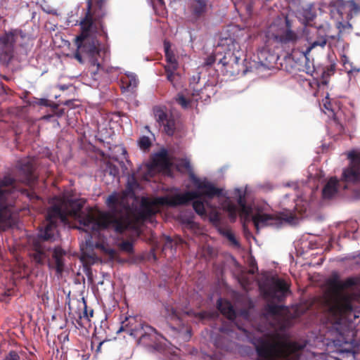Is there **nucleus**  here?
<instances>
[{"mask_svg": "<svg viewBox=\"0 0 360 360\" xmlns=\"http://www.w3.org/2000/svg\"><path fill=\"white\" fill-rule=\"evenodd\" d=\"M264 294L278 302L285 300L288 294L290 292V285L283 279L272 277L270 280L260 285Z\"/></svg>", "mask_w": 360, "mask_h": 360, "instance_id": "nucleus-11", "label": "nucleus"}, {"mask_svg": "<svg viewBox=\"0 0 360 360\" xmlns=\"http://www.w3.org/2000/svg\"><path fill=\"white\" fill-rule=\"evenodd\" d=\"M171 316H172V319H180L179 311L176 309H174L173 307H172V309H171Z\"/></svg>", "mask_w": 360, "mask_h": 360, "instance_id": "nucleus-46", "label": "nucleus"}, {"mask_svg": "<svg viewBox=\"0 0 360 360\" xmlns=\"http://www.w3.org/2000/svg\"><path fill=\"white\" fill-rule=\"evenodd\" d=\"M108 0H93L91 8V15L94 22V32L96 34L103 37L105 41L108 40V35L103 21L107 15L105 5Z\"/></svg>", "mask_w": 360, "mask_h": 360, "instance_id": "nucleus-13", "label": "nucleus"}, {"mask_svg": "<svg viewBox=\"0 0 360 360\" xmlns=\"http://www.w3.org/2000/svg\"><path fill=\"white\" fill-rule=\"evenodd\" d=\"M176 103L183 108H188L190 105V101L187 99L183 94H178L175 98Z\"/></svg>", "mask_w": 360, "mask_h": 360, "instance_id": "nucleus-33", "label": "nucleus"}, {"mask_svg": "<svg viewBox=\"0 0 360 360\" xmlns=\"http://www.w3.org/2000/svg\"><path fill=\"white\" fill-rule=\"evenodd\" d=\"M355 284L356 281L353 278L342 281L338 276H334L328 280L329 291L326 302L331 314L342 316L353 311L352 295L344 290Z\"/></svg>", "mask_w": 360, "mask_h": 360, "instance_id": "nucleus-6", "label": "nucleus"}, {"mask_svg": "<svg viewBox=\"0 0 360 360\" xmlns=\"http://www.w3.org/2000/svg\"><path fill=\"white\" fill-rule=\"evenodd\" d=\"M0 77H1L2 79H4V80H6V81H9V80H10V78H9L8 77L6 76V75H0Z\"/></svg>", "mask_w": 360, "mask_h": 360, "instance_id": "nucleus-54", "label": "nucleus"}, {"mask_svg": "<svg viewBox=\"0 0 360 360\" xmlns=\"http://www.w3.org/2000/svg\"><path fill=\"white\" fill-rule=\"evenodd\" d=\"M58 105H57V108H53V109L54 114L57 117H60L64 115L65 111H64V109H58Z\"/></svg>", "mask_w": 360, "mask_h": 360, "instance_id": "nucleus-45", "label": "nucleus"}, {"mask_svg": "<svg viewBox=\"0 0 360 360\" xmlns=\"http://www.w3.org/2000/svg\"><path fill=\"white\" fill-rule=\"evenodd\" d=\"M16 37V30L5 32L0 35V62L1 63L8 65L13 58Z\"/></svg>", "mask_w": 360, "mask_h": 360, "instance_id": "nucleus-14", "label": "nucleus"}, {"mask_svg": "<svg viewBox=\"0 0 360 360\" xmlns=\"http://www.w3.org/2000/svg\"><path fill=\"white\" fill-rule=\"evenodd\" d=\"M114 253H115V251L113 250H110L109 251V254H110V255H113Z\"/></svg>", "mask_w": 360, "mask_h": 360, "instance_id": "nucleus-59", "label": "nucleus"}, {"mask_svg": "<svg viewBox=\"0 0 360 360\" xmlns=\"http://www.w3.org/2000/svg\"><path fill=\"white\" fill-rule=\"evenodd\" d=\"M258 58L263 65L270 68L274 66L276 56L263 49L258 53Z\"/></svg>", "mask_w": 360, "mask_h": 360, "instance_id": "nucleus-26", "label": "nucleus"}, {"mask_svg": "<svg viewBox=\"0 0 360 360\" xmlns=\"http://www.w3.org/2000/svg\"><path fill=\"white\" fill-rule=\"evenodd\" d=\"M339 187V181L336 177H331L322 190V197L324 199H330L334 197L338 191Z\"/></svg>", "mask_w": 360, "mask_h": 360, "instance_id": "nucleus-22", "label": "nucleus"}, {"mask_svg": "<svg viewBox=\"0 0 360 360\" xmlns=\"http://www.w3.org/2000/svg\"><path fill=\"white\" fill-rule=\"evenodd\" d=\"M154 164L158 165L165 163L167 162L166 153H158L155 158L153 159Z\"/></svg>", "mask_w": 360, "mask_h": 360, "instance_id": "nucleus-36", "label": "nucleus"}, {"mask_svg": "<svg viewBox=\"0 0 360 360\" xmlns=\"http://www.w3.org/2000/svg\"><path fill=\"white\" fill-rule=\"evenodd\" d=\"M347 158L350 160V163L343 170L342 179L348 183H359L360 181V151H349Z\"/></svg>", "mask_w": 360, "mask_h": 360, "instance_id": "nucleus-15", "label": "nucleus"}, {"mask_svg": "<svg viewBox=\"0 0 360 360\" xmlns=\"http://www.w3.org/2000/svg\"><path fill=\"white\" fill-rule=\"evenodd\" d=\"M297 82L308 91H312L319 86L317 81L302 78L301 75L297 77Z\"/></svg>", "mask_w": 360, "mask_h": 360, "instance_id": "nucleus-27", "label": "nucleus"}, {"mask_svg": "<svg viewBox=\"0 0 360 360\" xmlns=\"http://www.w3.org/2000/svg\"><path fill=\"white\" fill-rule=\"evenodd\" d=\"M229 61L227 60V56H224L220 60L219 63L222 64L223 66H226L229 64Z\"/></svg>", "mask_w": 360, "mask_h": 360, "instance_id": "nucleus-48", "label": "nucleus"}, {"mask_svg": "<svg viewBox=\"0 0 360 360\" xmlns=\"http://www.w3.org/2000/svg\"><path fill=\"white\" fill-rule=\"evenodd\" d=\"M91 2H88V9L85 17L80 22L82 32L77 36L75 44L77 49L74 58L81 64L84 63V58H87L92 65H99L98 58L101 52V44L96 37H92L94 32V22L91 15Z\"/></svg>", "mask_w": 360, "mask_h": 360, "instance_id": "nucleus-4", "label": "nucleus"}, {"mask_svg": "<svg viewBox=\"0 0 360 360\" xmlns=\"http://www.w3.org/2000/svg\"><path fill=\"white\" fill-rule=\"evenodd\" d=\"M304 15V18L306 20V22H307V24L304 25V27L305 26L309 27L308 25L315 18V16H316L315 14L311 13V11H309V10H305V11H304V15Z\"/></svg>", "mask_w": 360, "mask_h": 360, "instance_id": "nucleus-38", "label": "nucleus"}, {"mask_svg": "<svg viewBox=\"0 0 360 360\" xmlns=\"http://www.w3.org/2000/svg\"><path fill=\"white\" fill-rule=\"evenodd\" d=\"M322 83L326 84L328 83V81H323Z\"/></svg>", "mask_w": 360, "mask_h": 360, "instance_id": "nucleus-61", "label": "nucleus"}, {"mask_svg": "<svg viewBox=\"0 0 360 360\" xmlns=\"http://www.w3.org/2000/svg\"><path fill=\"white\" fill-rule=\"evenodd\" d=\"M193 181L198 191H186L184 193L175 194L173 196H161L150 199L143 197L141 200L140 207L136 213V219L146 221L150 219L158 212V207L168 205L176 207L186 205L191 201L205 196L212 199L215 196H220L222 190L215 187L211 182L193 178Z\"/></svg>", "mask_w": 360, "mask_h": 360, "instance_id": "nucleus-1", "label": "nucleus"}, {"mask_svg": "<svg viewBox=\"0 0 360 360\" xmlns=\"http://www.w3.org/2000/svg\"><path fill=\"white\" fill-rule=\"evenodd\" d=\"M18 181L32 186L37 181V176L34 174V166L29 160H21L18 164Z\"/></svg>", "mask_w": 360, "mask_h": 360, "instance_id": "nucleus-18", "label": "nucleus"}, {"mask_svg": "<svg viewBox=\"0 0 360 360\" xmlns=\"http://www.w3.org/2000/svg\"><path fill=\"white\" fill-rule=\"evenodd\" d=\"M295 219V215L290 211L280 212L277 214L257 212L252 217L257 232L260 229L267 226L279 228L283 223L293 224Z\"/></svg>", "mask_w": 360, "mask_h": 360, "instance_id": "nucleus-10", "label": "nucleus"}, {"mask_svg": "<svg viewBox=\"0 0 360 360\" xmlns=\"http://www.w3.org/2000/svg\"><path fill=\"white\" fill-rule=\"evenodd\" d=\"M227 210L229 212H237L238 209L236 205L233 204H229L227 207Z\"/></svg>", "mask_w": 360, "mask_h": 360, "instance_id": "nucleus-47", "label": "nucleus"}, {"mask_svg": "<svg viewBox=\"0 0 360 360\" xmlns=\"http://www.w3.org/2000/svg\"><path fill=\"white\" fill-rule=\"evenodd\" d=\"M165 48V53L166 60L168 63V65H165V68H170L173 70H177L179 67L178 62L175 58V55L170 50V45L168 42H165L164 44Z\"/></svg>", "mask_w": 360, "mask_h": 360, "instance_id": "nucleus-25", "label": "nucleus"}, {"mask_svg": "<svg viewBox=\"0 0 360 360\" xmlns=\"http://www.w3.org/2000/svg\"><path fill=\"white\" fill-rule=\"evenodd\" d=\"M231 57L233 58V60L235 62H236V63L238 62V58L236 56H234L233 54H231Z\"/></svg>", "mask_w": 360, "mask_h": 360, "instance_id": "nucleus-56", "label": "nucleus"}, {"mask_svg": "<svg viewBox=\"0 0 360 360\" xmlns=\"http://www.w3.org/2000/svg\"><path fill=\"white\" fill-rule=\"evenodd\" d=\"M341 61L345 70L349 75L352 74L354 72L358 73L360 72V68L354 66L353 63L349 60V58L347 56L343 55L341 57Z\"/></svg>", "mask_w": 360, "mask_h": 360, "instance_id": "nucleus-28", "label": "nucleus"}, {"mask_svg": "<svg viewBox=\"0 0 360 360\" xmlns=\"http://www.w3.org/2000/svg\"><path fill=\"white\" fill-rule=\"evenodd\" d=\"M224 236H226V238L231 243H233V245H236V246H238L239 245V243L238 241L236 240L234 234L230 231H227L224 233Z\"/></svg>", "mask_w": 360, "mask_h": 360, "instance_id": "nucleus-39", "label": "nucleus"}, {"mask_svg": "<svg viewBox=\"0 0 360 360\" xmlns=\"http://www.w3.org/2000/svg\"><path fill=\"white\" fill-rule=\"evenodd\" d=\"M138 187H139V183L136 180V179L135 178L134 175L129 176L128 179V181H127V188H126L127 192L129 194L134 193V190Z\"/></svg>", "mask_w": 360, "mask_h": 360, "instance_id": "nucleus-31", "label": "nucleus"}, {"mask_svg": "<svg viewBox=\"0 0 360 360\" xmlns=\"http://www.w3.org/2000/svg\"><path fill=\"white\" fill-rule=\"evenodd\" d=\"M139 146L141 150H148L151 146V141L149 137L146 136H141L139 140Z\"/></svg>", "mask_w": 360, "mask_h": 360, "instance_id": "nucleus-32", "label": "nucleus"}, {"mask_svg": "<svg viewBox=\"0 0 360 360\" xmlns=\"http://www.w3.org/2000/svg\"><path fill=\"white\" fill-rule=\"evenodd\" d=\"M210 7L209 0H189L188 2V11L194 21L203 18Z\"/></svg>", "mask_w": 360, "mask_h": 360, "instance_id": "nucleus-20", "label": "nucleus"}, {"mask_svg": "<svg viewBox=\"0 0 360 360\" xmlns=\"http://www.w3.org/2000/svg\"><path fill=\"white\" fill-rule=\"evenodd\" d=\"M156 121L163 127L164 132L172 136L176 131V120L172 114H168L161 107H155L153 109Z\"/></svg>", "mask_w": 360, "mask_h": 360, "instance_id": "nucleus-17", "label": "nucleus"}, {"mask_svg": "<svg viewBox=\"0 0 360 360\" xmlns=\"http://www.w3.org/2000/svg\"><path fill=\"white\" fill-rule=\"evenodd\" d=\"M116 193L108 196L106 203L111 208L110 212H101L98 216L89 212L81 218L80 222L85 231H98L110 228L117 233H122L126 230L134 227V221L128 207L118 210L119 203Z\"/></svg>", "mask_w": 360, "mask_h": 360, "instance_id": "nucleus-2", "label": "nucleus"}, {"mask_svg": "<svg viewBox=\"0 0 360 360\" xmlns=\"http://www.w3.org/2000/svg\"><path fill=\"white\" fill-rule=\"evenodd\" d=\"M165 72H166V75H167V79L169 82H170L173 86H175V83H174V79L176 77V76L177 75L176 73H175V71L176 70H173L170 68H165Z\"/></svg>", "mask_w": 360, "mask_h": 360, "instance_id": "nucleus-35", "label": "nucleus"}, {"mask_svg": "<svg viewBox=\"0 0 360 360\" xmlns=\"http://www.w3.org/2000/svg\"><path fill=\"white\" fill-rule=\"evenodd\" d=\"M208 251L211 252L212 249L210 248H208Z\"/></svg>", "mask_w": 360, "mask_h": 360, "instance_id": "nucleus-64", "label": "nucleus"}, {"mask_svg": "<svg viewBox=\"0 0 360 360\" xmlns=\"http://www.w3.org/2000/svg\"><path fill=\"white\" fill-rule=\"evenodd\" d=\"M215 60H216L215 56L210 55V56H207V58L205 59L204 65L206 66H211L212 65H213L215 63Z\"/></svg>", "mask_w": 360, "mask_h": 360, "instance_id": "nucleus-43", "label": "nucleus"}, {"mask_svg": "<svg viewBox=\"0 0 360 360\" xmlns=\"http://www.w3.org/2000/svg\"><path fill=\"white\" fill-rule=\"evenodd\" d=\"M229 217L231 219H235L236 218L237 212H229Z\"/></svg>", "mask_w": 360, "mask_h": 360, "instance_id": "nucleus-51", "label": "nucleus"}, {"mask_svg": "<svg viewBox=\"0 0 360 360\" xmlns=\"http://www.w3.org/2000/svg\"><path fill=\"white\" fill-rule=\"evenodd\" d=\"M314 33H317L316 27L305 26L302 29V34L309 44V46L304 50L300 51V55L304 60L309 59L308 55L311 50L318 46L323 49L327 44V39L323 36L317 37L316 39H314L312 37H311V34Z\"/></svg>", "mask_w": 360, "mask_h": 360, "instance_id": "nucleus-16", "label": "nucleus"}, {"mask_svg": "<svg viewBox=\"0 0 360 360\" xmlns=\"http://www.w3.org/2000/svg\"><path fill=\"white\" fill-rule=\"evenodd\" d=\"M121 88L124 91L133 92L136 88L139 81L136 75L133 74L126 75L121 78Z\"/></svg>", "mask_w": 360, "mask_h": 360, "instance_id": "nucleus-24", "label": "nucleus"}, {"mask_svg": "<svg viewBox=\"0 0 360 360\" xmlns=\"http://www.w3.org/2000/svg\"><path fill=\"white\" fill-rule=\"evenodd\" d=\"M298 343L294 342H272L260 339L255 346L259 359L257 360H299L300 350Z\"/></svg>", "mask_w": 360, "mask_h": 360, "instance_id": "nucleus-7", "label": "nucleus"}, {"mask_svg": "<svg viewBox=\"0 0 360 360\" xmlns=\"http://www.w3.org/2000/svg\"><path fill=\"white\" fill-rule=\"evenodd\" d=\"M120 248L126 252H133L134 247L133 243L129 240H124L120 244Z\"/></svg>", "mask_w": 360, "mask_h": 360, "instance_id": "nucleus-34", "label": "nucleus"}, {"mask_svg": "<svg viewBox=\"0 0 360 360\" xmlns=\"http://www.w3.org/2000/svg\"><path fill=\"white\" fill-rule=\"evenodd\" d=\"M207 312L206 311H200L198 314V316L200 319H205V318H207Z\"/></svg>", "mask_w": 360, "mask_h": 360, "instance_id": "nucleus-50", "label": "nucleus"}, {"mask_svg": "<svg viewBox=\"0 0 360 360\" xmlns=\"http://www.w3.org/2000/svg\"><path fill=\"white\" fill-rule=\"evenodd\" d=\"M71 103H72V101H66L64 103V105H70Z\"/></svg>", "mask_w": 360, "mask_h": 360, "instance_id": "nucleus-57", "label": "nucleus"}, {"mask_svg": "<svg viewBox=\"0 0 360 360\" xmlns=\"http://www.w3.org/2000/svg\"><path fill=\"white\" fill-rule=\"evenodd\" d=\"M103 344V342H99L98 347H97V349H96V352H99L101 351V346Z\"/></svg>", "mask_w": 360, "mask_h": 360, "instance_id": "nucleus-53", "label": "nucleus"}, {"mask_svg": "<svg viewBox=\"0 0 360 360\" xmlns=\"http://www.w3.org/2000/svg\"><path fill=\"white\" fill-rule=\"evenodd\" d=\"M56 228L46 222L36 237L30 240L29 255L31 259L38 265L48 263L50 268H54L57 274L64 271V256L65 251L60 246L53 247L51 241L54 237Z\"/></svg>", "mask_w": 360, "mask_h": 360, "instance_id": "nucleus-3", "label": "nucleus"}, {"mask_svg": "<svg viewBox=\"0 0 360 360\" xmlns=\"http://www.w3.org/2000/svg\"><path fill=\"white\" fill-rule=\"evenodd\" d=\"M193 202V207L195 212L200 216H205L206 211L205 208L204 202L201 200L195 199Z\"/></svg>", "mask_w": 360, "mask_h": 360, "instance_id": "nucleus-29", "label": "nucleus"}, {"mask_svg": "<svg viewBox=\"0 0 360 360\" xmlns=\"http://www.w3.org/2000/svg\"><path fill=\"white\" fill-rule=\"evenodd\" d=\"M284 309V306L274 304H267L264 307V312L262 313L263 317L266 320L271 318L275 321V322L271 323L272 328L278 330L283 328L284 324L281 313Z\"/></svg>", "mask_w": 360, "mask_h": 360, "instance_id": "nucleus-19", "label": "nucleus"}, {"mask_svg": "<svg viewBox=\"0 0 360 360\" xmlns=\"http://www.w3.org/2000/svg\"><path fill=\"white\" fill-rule=\"evenodd\" d=\"M323 106L324 108L329 110L335 112V108H333V105L330 99L329 98L328 96H326L325 99L323 100Z\"/></svg>", "mask_w": 360, "mask_h": 360, "instance_id": "nucleus-40", "label": "nucleus"}, {"mask_svg": "<svg viewBox=\"0 0 360 360\" xmlns=\"http://www.w3.org/2000/svg\"><path fill=\"white\" fill-rule=\"evenodd\" d=\"M51 117V115H46V116H44V119H49Z\"/></svg>", "mask_w": 360, "mask_h": 360, "instance_id": "nucleus-60", "label": "nucleus"}, {"mask_svg": "<svg viewBox=\"0 0 360 360\" xmlns=\"http://www.w3.org/2000/svg\"><path fill=\"white\" fill-rule=\"evenodd\" d=\"M86 243L87 245H90V241H87V240H86Z\"/></svg>", "mask_w": 360, "mask_h": 360, "instance_id": "nucleus-63", "label": "nucleus"}, {"mask_svg": "<svg viewBox=\"0 0 360 360\" xmlns=\"http://www.w3.org/2000/svg\"><path fill=\"white\" fill-rule=\"evenodd\" d=\"M4 360H20V357L15 351L12 350L6 356Z\"/></svg>", "mask_w": 360, "mask_h": 360, "instance_id": "nucleus-41", "label": "nucleus"}, {"mask_svg": "<svg viewBox=\"0 0 360 360\" xmlns=\"http://www.w3.org/2000/svg\"><path fill=\"white\" fill-rule=\"evenodd\" d=\"M181 165L184 168H186L187 169H191V164H190V162L188 160H184L182 164H181Z\"/></svg>", "mask_w": 360, "mask_h": 360, "instance_id": "nucleus-49", "label": "nucleus"}, {"mask_svg": "<svg viewBox=\"0 0 360 360\" xmlns=\"http://www.w3.org/2000/svg\"><path fill=\"white\" fill-rule=\"evenodd\" d=\"M96 248H99V247H100V245H99L98 243H96Z\"/></svg>", "mask_w": 360, "mask_h": 360, "instance_id": "nucleus-62", "label": "nucleus"}, {"mask_svg": "<svg viewBox=\"0 0 360 360\" xmlns=\"http://www.w3.org/2000/svg\"><path fill=\"white\" fill-rule=\"evenodd\" d=\"M83 311L79 313L78 319H76L77 328H84L90 326V318L94 316V310L88 309L85 300L83 301Z\"/></svg>", "mask_w": 360, "mask_h": 360, "instance_id": "nucleus-21", "label": "nucleus"}, {"mask_svg": "<svg viewBox=\"0 0 360 360\" xmlns=\"http://www.w3.org/2000/svg\"><path fill=\"white\" fill-rule=\"evenodd\" d=\"M37 104L42 106H49L52 108H57V104L52 103L46 98H40L37 101Z\"/></svg>", "mask_w": 360, "mask_h": 360, "instance_id": "nucleus-37", "label": "nucleus"}, {"mask_svg": "<svg viewBox=\"0 0 360 360\" xmlns=\"http://www.w3.org/2000/svg\"><path fill=\"white\" fill-rule=\"evenodd\" d=\"M238 204L239 207H242L244 205H246V201L244 195H242L241 193L239 194L238 198Z\"/></svg>", "mask_w": 360, "mask_h": 360, "instance_id": "nucleus-44", "label": "nucleus"}, {"mask_svg": "<svg viewBox=\"0 0 360 360\" xmlns=\"http://www.w3.org/2000/svg\"><path fill=\"white\" fill-rule=\"evenodd\" d=\"M119 174L120 169L116 165L110 162L106 164V167L104 170L105 175H110L112 177H116L119 176Z\"/></svg>", "mask_w": 360, "mask_h": 360, "instance_id": "nucleus-30", "label": "nucleus"}, {"mask_svg": "<svg viewBox=\"0 0 360 360\" xmlns=\"http://www.w3.org/2000/svg\"><path fill=\"white\" fill-rule=\"evenodd\" d=\"M218 310L227 319L233 320L236 314L231 303L227 300H223L221 298L218 299L217 302Z\"/></svg>", "mask_w": 360, "mask_h": 360, "instance_id": "nucleus-23", "label": "nucleus"}, {"mask_svg": "<svg viewBox=\"0 0 360 360\" xmlns=\"http://www.w3.org/2000/svg\"><path fill=\"white\" fill-rule=\"evenodd\" d=\"M250 212H251V209L247 205L240 207V216H244L245 217H249Z\"/></svg>", "mask_w": 360, "mask_h": 360, "instance_id": "nucleus-42", "label": "nucleus"}, {"mask_svg": "<svg viewBox=\"0 0 360 360\" xmlns=\"http://www.w3.org/2000/svg\"><path fill=\"white\" fill-rule=\"evenodd\" d=\"M172 238H171L170 237L167 236V243H168L171 244V243H172Z\"/></svg>", "mask_w": 360, "mask_h": 360, "instance_id": "nucleus-55", "label": "nucleus"}, {"mask_svg": "<svg viewBox=\"0 0 360 360\" xmlns=\"http://www.w3.org/2000/svg\"><path fill=\"white\" fill-rule=\"evenodd\" d=\"M54 200L53 205L47 211L46 219V222L52 224L56 229L58 219L65 222L68 216H73L79 217L80 221L81 218L88 214L79 213L84 206V202L80 199L72 198L64 193L62 196L56 197ZM79 224L83 226L81 222Z\"/></svg>", "mask_w": 360, "mask_h": 360, "instance_id": "nucleus-8", "label": "nucleus"}, {"mask_svg": "<svg viewBox=\"0 0 360 360\" xmlns=\"http://www.w3.org/2000/svg\"><path fill=\"white\" fill-rule=\"evenodd\" d=\"M276 25L273 24L266 32V37L269 40H273L278 44H294L298 39V33L292 30L293 22L288 16L285 17V30L281 32H275Z\"/></svg>", "mask_w": 360, "mask_h": 360, "instance_id": "nucleus-12", "label": "nucleus"}, {"mask_svg": "<svg viewBox=\"0 0 360 360\" xmlns=\"http://www.w3.org/2000/svg\"><path fill=\"white\" fill-rule=\"evenodd\" d=\"M120 330L126 331L136 338L139 344L156 348V342L159 335L157 330L141 320H136L135 317L127 318L122 323Z\"/></svg>", "mask_w": 360, "mask_h": 360, "instance_id": "nucleus-9", "label": "nucleus"}, {"mask_svg": "<svg viewBox=\"0 0 360 360\" xmlns=\"http://www.w3.org/2000/svg\"><path fill=\"white\" fill-rule=\"evenodd\" d=\"M328 73L329 72L333 73V72L335 71L334 65H330V68L328 69Z\"/></svg>", "mask_w": 360, "mask_h": 360, "instance_id": "nucleus-52", "label": "nucleus"}, {"mask_svg": "<svg viewBox=\"0 0 360 360\" xmlns=\"http://www.w3.org/2000/svg\"><path fill=\"white\" fill-rule=\"evenodd\" d=\"M15 181L16 179L10 175H6L0 179V231H5L11 225L13 209L18 192L31 200L39 198L32 191L18 190L15 186Z\"/></svg>", "mask_w": 360, "mask_h": 360, "instance_id": "nucleus-5", "label": "nucleus"}, {"mask_svg": "<svg viewBox=\"0 0 360 360\" xmlns=\"http://www.w3.org/2000/svg\"><path fill=\"white\" fill-rule=\"evenodd\" d=\"M296 53H297V51H296L295 49H293V50H292V56H293V57H295V56Z\"/></svg>", "mask_w": 360, "mask_h": 360, "instance_id": "nucleus-58", "label": "nucleus"}]
</instances>
